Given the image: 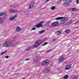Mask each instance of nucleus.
<instances>
[{"label":"nucleus","mask_w":79,"mask_h":79,"mask_svg":"<svg viewBox=\"0 0 79 79\" xmlns=\"http://www.w3.org/2000/svg\"><path fill=\"white\" fill-rule=\"evenodd\" d=\"M55 19L56 20H61V19L60 21V24H64V23H66V21L68 19V17L65 18L64 17H58V18Z\"/></svg>","instance_id":"obj_1"},{"label":"nucleus","mask_w":79,"mask_h":79,"mask_svg":"<svg viewBox=\"0 0 79 79\" xmlns=\"http://www.w3.org/2000/svg\"><path fill=\"white\" fill-rule=\"evenodd\" d=\"M2 46L3 47H13V46H14V44L9 42L6 41L3 44Z\"/></svg>","instance_id":"obj_2"},{"label":"nucleus","mask_w":79,"mask_h":79,"mask_svg":"<svg viewBox=\"0 0 79 79\" xmlns=\"http://www.w3.org/2000/svg\"><path fill=\"white\" fill-rule=\"evenodd\" d=\"M48 64H49V61L47 60H44L41 63V65H44L45 66L48 65Z\"/></svg>","instance_id":"obj_3"},{"label":"nucleus","mask_w":79,"mask_h":79,"mask_svg":"<svg viewBox=\"0 0 79 79\" xmlns=\"http://www.w3.org/2000/svg\"><path fill=\"white\" fill-rule=\"evenodd\" d=\"M40 41H36L35 43V44L32 46V48H35L37 47L38 46L40 45Z\"/></svg>","instance_id":"obj_4"},{"label":"nucleus","mask_w":79,"mask_h":79,"mask_svg":"<svg viewBox=\"0 0 79 79\" xmlns=\"http://www.w3.org/2000/svg\"><path fill=\"white\" fill-rule=\"evenodd\" d=\"M64 2H65V3H64V5L68 6L69 5V0H63Z\"/></svg>","instance_id":"obj_5"},{"label":"nucleus","mask_w":79,"mask_h":79,"mask_svg":"<svg viewBox=\"0 0 79 79\" xmlns=\"http://www.w3.org/2000/svg\"><path fill=\"white\" fill-rule=\"evenodd\" d=\"M43 23V22H40L38 24H37L36 25V27H42V23Z\"/></svg>","instance_id":"obj_6"},{"label":"nucleus","mask_w":79,"mask_h":79,"mask_svg":"<svg viewBox=\"0 0 79 79\" xmlns=\"http://www.w3.org/2000/svg\"><path fill=\"white\" fill-rule=\"evenodd\" d=\"M17 14H16L15 15L13 16L12 17L10 18L9 20L10 21H13V20H14L15 18L17 17Z\"/></svg>","instance_id":"obj_7"},{"label":"nucleus","mask_w":79,"mask_h":79,"mask_svg":"<svg viewBox=\"0 0 79 79\" xmlns=\"http://www.w3.org/2000/svg\"><path fill=\"white\" fill-rule=\"evenodd\" d=\"M34 2H33L31 3L30 5L29 6V9H32L33 7H34Z\"/></svg>","instance_id":"obj_8"},{"label":"nucleus","mask_w":79,"mask_h":79,"mask_svg":"<svg viewBox=\"0 0 79 79\" xmlns=\"http://www.w3.org/2000/svg\"><path fill=\"white\" fill-rule=\"evenodd\" d=\"M9 12L10 13H17L18 11L16 10H14L12 9H10L9 10Z\"/></svg>","instance_id":"obj_9"},{"label":"nucleus","mask_w":79,"mask_h":79,"mask_svg":"<svg viewBox=\"0 0 79 79\" xmlns=\"http://www.w3.org/2000/svg\"><path fill=\"white\" fill-rule=\"evenodd\" d=\"M22 29L20 27H17L16 28V31L17 32H19V31H21Z\"/></svg>","instance_id":"obj_10"},{"label":"nucleus","mask_w":79,"mask_h":79,"mask_svg":"<svg viewBox=\"0 0 79 79\" xmlns=\"http://www.w3.org/2000/svg\"><path fill=\"white\" fill-rule=\"evenodd\" d=\"M64 60V57H60L59 59V60L60 62H61V61H63Z\"/></svg>","instance_id":"obj_11"},{"label":"nucleus","mask_w":79,"mask_h":79,"mask_svg":"<svg viewBox=\"0 0 79 79\" xmlns=\"http://www.w3.org/2000/svg\"><path fill=\"white\" fill-rule=\"evenodd\" d=\"M52 25H53L54 26H58V22L53 23H52Z\"/></svg>","instance_id":"obj_12"},{"label":"nucleus","mask_w":79,"mask_h":79,"mask_svg":"<svg viewBox=\"0 0 79 79\" xmlns=\"http://www.w3.org/2000/svg\"><path fill=\"white\" fill-rule=\"evenodd\" d=\"M3 19H2V18H0V25L2 24H3Z\"/></svg>","instance_id":"obj_13"},{"label":"nucleus","mask_w":79,"mask_h":79,"mask_svg":"<svg viewBox=\"0 0 79 79\" xmlns=\"http://www.w3.org/2000/svg\"><path fill=\"white\" fill-rule=\"evenodd\" d=\"M64 32L66 33V34H68L69 32V30L67 29L65 30L64 31Z\"/></svg>","instance_id":"obj_14"},{"label":"nucleus","mask_w":79,"mask_h":79,"mask_svg":"<svg viewBox=\"0 0 79 79\" xmlns=\"http://www.w3.org/2000/svg\"><path fill=\"white\" fill-rule=\"evenodd\" d=\"M39 60V58H37L36 57H35L33 58V60L34 61H38Z\"/></svg>","instance_id":"obj_15"},{"label":"nucleus","mask_w":79,"mask_h":79,"mask_svg":"<svg viewBox=\"0 0 79 79\" xmlns=\"http://www.w3.org/2000/svg\"><path fill=\"white\" fill-rule=\"evenodd\" d=\"M6 14V13L5 12H2L0 13V16H3L4 15Z\"/></svg>","instance_id":"obj_16"},{"label":"nucleus","mask_w":79,"mask_h":79,"mask_svg":"<svg viewBox=\"0 0 79 79\" xmlns=\"http://www.w3.org/2000/svg\"><path fill=\"white\" fill-rule=\"evenodd\" d=\"M68 75H65L64 76V79H68Z\"/></svg>","instance_id":"obj_17"},{"label":"nucleus","mask_w":79,"mask_h":79,"mask_svg":"<svg viewBox=\"0 0 79 79\" xmlns=\"http://www.w3.org/2000/svg\"><path fill=\"white\" fill-rule=\"evenodd\" d=\"M45 32V30H42L41 31H39V33L40 34H43V33H44Z\"/></svg>","instance_id":"obj_18"},{"label":"nucleus","mask_w":79,"mask_h":79,"mask_svg":"<svg viewBox=\"0 0 79 79\" xmlns=\"http://www.w3.org/2000/svg\"><path fill=\"white\" fill-rule=\"evenodd\" d=\"M31 48V46H29L27 48L25 49V50H26L27 51V50H30Z\"/></svg>","instance_id":"obj_19"},{"label":"nucleus","mask_w":79,"mask_h":79,"mask_svg":"<svg viewBox=\"0 0 79 79\" xmlns=\"http://www.w3.org/2000/svg\"><path fill=\"white\" fill-rule=\"evenodd\" d=\"M61 32L62 31L61 30L60 31H58L57 32V34H58V35H60V34H61Z\"/></svg>","instance_id":"obj_20"},{"label":"nucleus","mask_w":79,"mask_h":79,"mask_svg":"<svg viewBox=\"0 0 79 79\" xmlns=\"http://www.w3.org/2000/svg\"><path fill=\"white\" fill-rule=\"evenodd\" d=\"M65 69H69V65H68L65 67Z\"/></svg>","instance_id":"obj_21"},{"label":"nucleus","mask_w":79,"mask_h":79,"mask_svg":"<svg viewBox=\"0 0 79 79\" xmlns=\"http://www.w3.org/2000/svg\"><path fill=\"white\" fill-rule=\"evenodd\" d=\"M72 11H77V9L75 8H72L71 9Z\"/></svg>","instance_id":"obj_22"},{"label":"nucleus","mask_w":79,"mask_h":79,"mask_svg":"<svg viewBox=\"0 0 79 79\" xmlns=\"http://www.w3.org/2000/svg\"><path fill=\"white\" fill-rule=\"evenodd\" d=\"M47 44H48V42H45L42 44V45H46Z\"/></svg>","instance_id":"obj_23"},{"label":"nucleus","mask_w":79,"mask_h":79,"mask_svg":"<svg viewBox=\"0 0 79 79\" xmlns=\"http://www.w3.org/2000/svg\"><path fill=\"white\" fill-rule=\"evenodd\" d=\"M46 70L47 71H50V67H48L46 69Z\"/></svg>","instance_id":"obj_24"},{"label":"nucleus","mask_w":79,"mask_h":79,"mask_svg":"<svg viewBox=\"0 0 79 79\" xmlns=\"http://www.w3.org/2000/svg\"><path fill=\"white\" fill-rule=\"evenodd\" d=\"M55 7L54 6H53L52 8H51V9L52 10H55Z\"/></svg>","instance_id":"obj_25"},{"label":"nucleus","mask_w":79,"mask_h":79,"mask_svg":"<svg viewBox=\"0 0 79 79\" xmlns=\"http://www.w3.org/2000/svg\"><path fill=\"white\" fill-rule=\"evenodd\" d=\"M6 52V51H5L4 52H3L1 53V55H2L3 54H4V53H5Z\"/></svg>","instance_id":"obj_26"},{"label":"nucleus","mask_w":79,"mask_h":79,"mask_svg":"<svg viewBox=\"0 0 79 79\" xmlns=\"http://www.w3.org/2000/svg\"><path fill=\"white\" fill-rule=\"evenodd\" d=\"M52 50V49H51L50 50H48V51H46V53H48V52H51Z\"/></svg>","instance_id":"obj_27"},{"label":"nucleus","mask_w":79,"mask_h":79,"mask_svg":"<svg viewBox=\"0 0 79 79\" xmlns=\"http://www.w3.org/2000/svg\"><path fill=\"white\" fill-rule=\"evenodd\" d=\"M73 79H77V76H75L73 77Z\"/></svg>","instance_id":"obj_28"},{"label":"nucleus","mask_w":79,"mask_h":79,"mask_svg":"<svg viewBox=\"0 0 79 79\" xmlns=\"http://www.w3.org/2000/svg\"><path fill=\"white\" fill-rule=\"evenodd\" d=\"M49 23H47L46 25V26H49Z\"/></svg>","instance_id":"obj_29"},{"label":"nucleus","mask_w":79,"mask_h":79,"mask_svg":"<svg viewBox=\"0 0 79 79\" xmlns=\"http://www.w3.org/2000/svg\"><path fill=\"white\" fill-rule=\"evenodd\" d=\"M36 29V28L35 27H33L32 28V30H35Z\"/></svg>","instance_id":"obj_30"},{"label":"nucleus","mask_w":79,"mask_h":79,"mask_svg":"<svg viewBox=\"0 0 79 79\" xmlns=\"http://www.w3.org/2000/svg\"><path fill=\"white\" fill-rule=\"evenodd\" d=\"M52 42H54V41H55V38H53L52 39Z\"/></svg>","instance_id":"obj_31"},{"label":"nucleus","mask_w":79,"mask_h":79,"mask_svg":"<svg viewBox=\"0 0 79 79\" xmlns=\"http://www.w3.org/2000/svg\"><path fill=\"white\" fill-rule=\"evenodd\" d=\"M5 58H9V56H5Z\"/></svg>","instance_id":"obj_32"},{"label":"nucleus","mask_w":79,"mask_h":79,"mask_svg":"<svg viewBox=\"0 0 79 79\" xmlns=\"http://www.w3.org/2000/svg\"><path fill=\"white\" fill-rule=\"evenodd\" d=\"M76 2L77 3H79V0H77Z\"/></svg>","instance_id":"obj_33"},{"label":"nucleus","mask_w":79,"mask_h":79,"mask_svg":"<svg viewBox=\"0 0 79 79\" xmlns=\"http://www.w3.org/2000/svg\"><path fill=\"white\" fill-rule=\"evenodd\" d=\"M25 60V61H28V60H29V59H27Z\"/></svg>","instance_id":"obj_34"},{"label":"nucleus","mask_w":79,"mask_h":79,"mask_svg":"<svg viewBox=\"0 0 79 79\" xmlns=\"http://www.w3.org/2000/svg\"><path fill=\"white\" fill-rule=\"evenodd\" d=\"M50 0H47L46 2H45V3H47V2H48V1H50Z\"/></svg>","instance_id":"obj_35"},{"label":"nucleus","mask_w":79,"mask_h":79,"mask_svg":"<svg viewBox=\"0 0 79 79\" xmlns=\"http://www.w3.org/2000/svg\"><path fill=\"white\" fill-rule=\"evenodd\" d=\"M71 2H72V0H70L69 3H71Z\"/></svg>","instance_id":"obj_36"},{"label":"nucleus","mask_w":79,"mask_h":79,"mask_svg":"<svg viewBox=\"0 0 79 79\" xmlns=\"http://www.w3.org/2000/svg\"><path fill=\"white\" fill-rule=\"evenodd\" d=\"M70 68H71V66L69 67V69H70Z\"/></svg>","instance_id":"obj_37"},{"label":"nucleus","mask_w":79,"mask_h":79,"mask_svg":"<svg viewBox=\"0 0 79 79\" xmlns=\"http://www.w3.org/2000/svg\"><path fill=\"white\" fill-rule=\"evenodd\" d=\"M25 79V78H23V79Z\"/></svg>","instance_id":"obj_38"}]
</instances>
